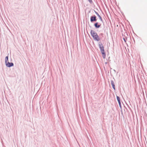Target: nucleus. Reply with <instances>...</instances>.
Here are the masks:
<instances>
[{"label":"nucleus","mask_w":147,"mask_h":147,"mask_svg":"<svg viewBox=\"0 0 147 147\" xmlns=\"http://www.w3.org/2000/svg\"><path fill=\"white\" fill-rule=\"evenodd\" d=\"M96 20V17L95 16L91 17L90 18V21L91 22H92L93 21H95Z\"/></svg>","instance_id":"3"},{"label":"nucleus","mask_w":147,"mask_h":147,"mask_svg":"<svg viewBox=\"0 0 147 147\" xmlns=\"http://www.w3.org/2000/svg\"><path fill=\"white\" fill-rule=\"evenodd\" d=\"M124 36H125V35H124Z\"/></svg>","instance_id":"7"},{"label":"nucleus","mask_w":147,"mask_h":147,"mask_svg":"<svg viewBox=\"0 0 147 147\" xmlns=\"http://www.w3.org/2000/svg\"><path fill=\"white\" fill-rule=\"evenodd\" d=\"M96 13L97 15L98 16V17L99 18L101 21H102V19L101 18V17L100 16V15L98 14L97 12H96Z\"/></svg>","instance_id":"5"},{"label":"nucleus","mask_w":147,"mask_h":147,"mask_svg":"<svg viewBox=\"0 0 147 147\" xmlns=\"http://www.w3.org/2000/svg\"><path fill=\"white\" fill-rule=\"evenodd\" d=\"M88 1L90 2H91L92 1V0H88Z\"/></svg>","instance_id":"6"},{"label":"nucleus","mask_w":147,"mask_h":147,"mask_svg":"<svg viewBox=\"0 0 147 147\" xmlns=\"http://www.w3.org/2000/svg\"><path fill=\"white\" fill-rule=\"evenodd\" d=\"M101 24H99L98 22H96L94 24V26L95 27L97 28H99L101 26Z\"/></svg>","instance_id":"2"},{"label":"nucleus","mask_w":147,"mask_h":147,"mask_svg":"<svg viewBox=\"0 0 147 147\" xmlns=\"http://www.w3.org/2000/svg\"><path fill=\"white\" fill-rule=\"evenodd\" d=\"M91 36L92 37H96L97 36V35L96 32L94 31H91Z\"/></svg>","instance_id":"1"},{"label":"nucleus","mask_w":147,"mask_h":147,"mask_svg":"<svg viewBox=\"0 0 147 147\" xmlns=\"http://www.w3.org/2000/svg\"><path fill=\"white\" fill-rule=\"evenodd\" d=\"M96 13L97 15L98 16V17L99 18L101 21H102V19L101 18V17L100 16V15L98 14L97 12H96Z\"/></svg>","instance_id":"4"}]
</instances>
